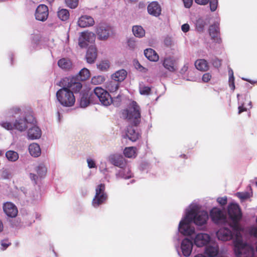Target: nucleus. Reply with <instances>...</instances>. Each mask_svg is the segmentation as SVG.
I'll list each match as a JSON object with an SVG mask.
<instances>
[{"label":"nucleus","mask_w":257,"mask_h":257,"mask_svg":"<svg viewBox=\"0 0 257 257\" xmlns=\"http://www.w3.org/2000/svg\"><path fill=\"white\" fill-rule=\"evenodd\" d=\"M97 67L101 71H106L109 67V63L107 60H103L97 64Z\"/></svg>","instance_id":"nucleus-44"},{"label":"nucleus","mask_w":257,"mask_h":257,"mask_svg":"<svg viewBox=\"0 0 257 257\" xmlns=\"http://www.w3.org/2000/svg\"><path fill=\"white\" fill-rule=\"evenodd\" d=\"M61 119V115H60V113L59 112H57V119H58V121H59V122H60Z\"/></svg>","instance_id":"nucleus-62"},{"label":"nucleus","mask_w":257,"mask_h":257,"mask_svg":"<svg viewBox=\"0 0 257 257\" xmlns=\"http://www.w3.org/2000/svg\"><path fill=\"white\" fill-rule=\"evenodd\" d=\"M0 125L7 131L15 130L14 123L5 120L0 121Z\"/></svg>","instance_id":"nucleus-40"},{"label":"nucleus","mask_w":257,"mask_h":257,"mask_svg":"<svg viewBox=\"0 0 257 257\" xmlns=\"http://www.w3.org/2000/svg\"><path fill=\"white\" fill-rule=\"evenodd\" d=\"M58 18L62 21H65L67 20L70 16L69 11L65 9H59L57 12Z\"/></svg>","instance_id":"nucleus-37"},{"label":"nucleus","mask_w":257,"mask_h":257,"mask_svg":"<svg viewBox=\"0 0 257 257\" xmlns=\"http://www.w3.org/2000/svg\"><path fill=\"white\" fill-rule=\"evenodd\" d=\"M108 161L112 165L119 168H123L126 165V162L123 157L119 154H112L109 156Z\"/></svg>","instance_id":"nucleus-18"},{"label":"nucleus","mask_w":257,"mask_h":257,"mask_svg":"<svg viewBox=\"0 0 257 257\" xmlns=\"http://www.w3.org/2000/svg\"><path fill=\"white\" fill-rule=\"evenodd\" d=\"M229 74V86L230 88L234 90L235 89V85H234V78L233 76V72L231 69H229L228 70Z\"/></svg>","instance_id":"nucleus-46"},{"label":"nucleus","mask_w":257,"mask_h":257,"mask_svg":"<svg viewBox=\"0 0 257 257\" xmlns=\"http://www.w3.org/2000/svg\"><path fill=\"white\" fill-rule=\"evenodd\" d=\"M28 150L30 154L33 157H38L41 154L40 147L37 143L31 144L29 146Z\"/></svg>","instance_id":"nucleus-27"},{"label":"nucleus","mask_w":257,"mask_h":257,"mask_svg":"<svg viewBox=\"0 0 257 257\" xmlns=\"http://www.w3.org/2000/svg\"><path fill=\"white\" fill-rule=\"evenodd\" d=\"M209 34L212 40L216 43H220L221 40L219 36V27L216 24L211 26L209 29Z\"/></svg>","instance_id":"nucleus-25"},{"label":"nucleus","mask_w":257,"mask_h":257,"mask_svg":"<svg viewBox=\"0 0 257 257\" xmlns=\"http://www.w3.org/2000/svg\"><path fill=\"white\" fill-rule=\"evenodd\" d=\"M95 39V34L89 31H84L79 34L78 45L81 48L86 47L89 43H92Z\"/></svg>","instance_id":"nucleus-10"},{"label":"nucleus","mask_w":257,"mask_h":257,"mask_svg":"<svg viewBox=\"0 0 257 257\" xmlns=\"http://www.w3.org/2000/svg\"><path fill=\"white\" fill-rule=\"evenodd\" d=\"M96 33L99 40H106L111 33V28L106 24H99L96 27Z\"/></svg>","instance_id":"nucleus-11"},{"label":"nucleus","mask_w":257,"mask_h":257,"mask_svg":"<svg viewBox=\"0 0 257 257\" xmlns=\"http://www.w3.org/2000/svg\"><path fill=\"white\" fill-rule=\"evenodd\" d=\"M127 46L130 49L134 50L137 48L136 42L133 39H130L127 41Z\"/></svg>","instance_id":"nucleus-48"},{"label":"nucleus","mask_w":257,"mask_h":257,"mask_svg":"<svg viewBox=\"0 0 257 257\" xmlns=\"http://www.w3.org/2000/svg\"><path fill=\"white\" fill-rule=\"evenodd\" d=\"M122 116L135 126L141 121L140 107L136 101L131 102L122 112Z\"/></svg>","instance_id":"nucleus-3"},{"label":"nucleus","mask_w":257,"mask_h":257,"mask_svg":"<svg viewBox=\"0 0 257 257\" xmlns=\"http://www.w3.org/2000/svg\"><path fill=\"white\" fill-rule=\"evenodd\" d=\"M11 244V242L8 239H4L1 241V249L4 250Z\"/></svg>","instance_id":"nucleus-49"},{"label":"nucleus","mask_w":257,"mask_h":257,"mask_svg":"<svg viewBox=\"0 0 257 257\" xmlns=\"http://www.w3.org/2000/svg\"><path fill=\"white\" fill-rule=\"evenodd\" d=\"M148 12L150 15L158 17L161 14V8L158 3L153 2L148 5Z\"/></svg>","instance_id":"nucleus-24"},{"label":"nucleus","mask_w":257,"mask_h":257,"mask_svg":"<svg viewBox=\"0 0 257 257\" xmlns=\"http://www.w3.org/2000/svg\"><path fill=\"white\" fill-rule=\"evenodd\" d=\"M126 75V71L124 69H120L116 71L111 75V79L119 83L125 79Z\"/></svg>","instance_id":"nucleus-28"},{"label":"nucleus","mask_w":257,"mask_h":257,"mask_svg":"<svg viewBox=\"0 0 257 257\" xmlns=\"http://www.w3.org/2000/svg\"><path fill=\"white\" fill-rule=\"evenodd\" d=\"M105 77L102 75H98L93 77L91 78V83L94 85H98L103 83L105 81Z\"/></svg>","instance_id":"nucleus-43"},{"label":"nucleus","mask_w":257,"mask_h":257,"mask_svg":"<svg viewBox=\"0 0 257 257\" xmlns=\"http://www.w3.org/2000/svg\"><path fill=\"white\" fill-rule=\"evenodd\" d=\"M124 156L128 158H134L137 156V148L134 147H126L123 150Z\"/></svg>","instance_id":"nucleus-31"},{"label":"nucleus","mask_w":257,"mask_h":257,"mask_svg":"<svg viewBox=\"0 0 257 257\" xmlns=\"http://www.w3.org/2000/svg\"><path fill=\"white\" fill-rule=\"evenodd\" d=\"M22 191L25 194L27 201H33L37 199L34 193L30 190L24 189Z\"/></svg>","instance_id":"nucleus-42"},{"label":"nucleus","mask_w":257,"mask_h":257,"mask_svg":"<svg viewBox=\"0 0 257 257\" xmlns=\"http://www.w3.org/2000/svg\"><path fill=\"white\" fill-rule=\"evenodd\" d=\"M35 171L37 174L31 173L30 174V178L32 180L36 183V181L39 177L41 178L46 175L47 170L45 163L41 162L35 167Z\"/></svg>","instance_id":"nucleus-13"},{"label":"nucleus","mask_w":257,"mask_h":257,"mask_svg":"<svg viewBox=\"0 0 257 257\" xmlns=\"http://www.w3.org/2000/svg\"><path fill=\"white\" fill-rule=\"evenodd\" d=\"M132 176L133 174L130 168L126 165L123 168H119L115 174V177L118 179L120 178L127 179L132 178Z\"/></svg>","instance_id":"nucleus-21"},{"label":"nucleus","mask_w":257,"mask_h":257,"mask_svg":"<svg viewBox=\"0 0 257 257\" xmlns=\"http://www.w3.org/2000/svg\"><path fill=\"white\" fill-rule=\"evenodd\" d=\"M189 25L187 24H183L181 27V29L184 32H187L189 30Z\"/></svg>","instance_id":"nucleus-61"},{"label":"nucleus","mask_w":257,"mask_h":257,"mask_svg":"<svg viewBox=\"0 0 257 257\" xmlns=\"http://www.w3.org/2000/svg\"><path fill=\"white\" fill-rule=\"evenodd\" d=\"M210 8L212 12L215 11L218 6V0H210Z\"/></svg>","instance_id":"nucleus-51"},{"label":"nucleus","mask_w":257,"mask_h":257,"mask_svg":"<svg viewBox=\"0 0 257 257\" xmlns=\"http://www.w3.org/2000/svg\"><path fill=\"white\" fill-rule=\"evenodd\" d=\"M195 233L190 236L193 241L194 244L198 247H205L213 240V238L208 233H198L193 235Z\"/></svg>","instance_id":"nucleus-8"},{"label":"nucleus","mask_w":257,"mask_h":257,"mask_svg":"<svg viewBox=\"0 0 257 257\" xmlns=\"http://www.w3.org/2000/svg\"><path fill=\"white\" fill-rule=\"evenodd\" d=\"M194 257H206V256L203 254H198L195 255Z\"/></svg>","instance_id":"nucleus-63"},{"label":"nucleus","mask_w":257,"mask_h":257,"mask_svg":"<svg viewBox=\"0 0 257 257\" xmlns=\"http://www.w3.org/2000/svg\"><path fill=\"white\" fill-rule=\"evenodd\" d=\"M58 65L62 69L68 70L71 68L72 63L67 58H62L58 61Z\"/></svg>","instance_id":"nucleus-34"},{"label":"nucleus","mask_w":257,"mask_h":257,"mask_svg":"<svg viewBox=\"0 0 257 257\" xmlns=\"http://www.w3.org/2000/svg\"><path fill=\"white\" fill-rule=\"evenodd\" d=\"M239 106H238V114H240L241 112L243 111H246V108L244 107V102H238Z\"/></svg>","instance_id":"nucleus-56"},{"label":"nucleus","mask_w":257,"mask_h":257,"mask_svg":"<svg viewBox=\"0 0 257 257\" xmlns=\"http://www.w3.org/2000/svg\"><path fill=\"white\" fill-rule=\"evenodd\" d=\"M151 88L149 86L140 84L139 87V91L141 94L148 95L151 91Z\"/></svg>","instance_id":"nucleus-45"},{"label":"nucleus","mask_w":257,"mask_h":257,"mask_svg":"<svg viewBox=\"0 0 257 257\" xmlns=\"http://www.w3.org/2000/svg\"><path fill=\"white\" fill-rule=\"evenodd\" d=\"M213 65L215 67H216V68H218L219 67V66H220L221 65V62L220 61L217 59V58H215L214 59H213L212 60V62Z\"/></svg>","instance_id":"nucleus-57"},{"label":"nucleus","mask_w":257,"mask_h":257,"mask_svg":"<svg viewBox=\"0 0 257 257\" xmlns=\"http://www.w3.org/2000/svg\"><path fill=\"white\" fill-rule=\"evenodd\" d=\"M105 189L104 184H100L96 187L95 194L92 201V205L94 208L98 207L106 201L107 195L105 192Z\"/></svg>","instance_id":"nucleus-7"},{"label":"nucleus","mask_w":257,"mask_h":257,"mask_svg":"<svg viewBox=\"0 0 257 257\" xmlns=\"http://www.w3.org/2000/svg\"><path fill=\"white\" fill-rule=\"evenodd\" d=\"M96 57L97 51L96 47L94 46L89 47L86 54L87 62L88 63H93L96 59Z\"/></svg>","instance_id":"nucleus-26"},{"label":"nucleus","mask_w":257,"mask_h":257,"mask_svg":"<svg viewBox=\"0 0 257 257\" xmlns=\"http://www.w3.org/2000/svg\"><path fill=\"white\" fill-rule=\"evenodd\" d=\"M90 100L89 99V95L88 93L83 94L80 100V106L81 107L85 108L89 105Z\"/></svg>","instance_id":"nucleus-38"},{"label":"nucleus","mask_w":257,"mask_h":257,"mask_svg":"<svg viewBox=\"0 0 257 257\" xmlns=\"http://www.w3.org/2000/svg\"><path fill=\"white\" fill-rule=\"evenodd\" d=\"M93 91L102 105L107 106L112 103V98L106 90L101 87H97L94 89Z\"/></svg>","instance_id":"nucleus-9"},{"label":"nucleus","mask_w":257,"mask_h":257,"mask_svg":"<svg viewBox=\"0 0 257 257\" xmlns=\"http://www.w3.org/2000/svg\"><path fill=\"white\" fill-rule=\"evenodd\" d=\"M21 109L18 106L13 107L11 108L9 110L10 113L12 114V115L17 114L19 113Z\"/></svg>","instance_id":"nucleus-54"},{"label":"nucleus","mask_w":257,"mask_h":257,"mask_svg":"<svg viewBox=\"0 0 257 257\" xmlns=\"http://www.w3.org/2000/svg\"><path fill=\"white\" fill-rule=\"evenodd\" d=\"M48 15V8L45 5H40L37 8L35 13V19L42 22H44L47 19Z\"/></svg>","instance_id":"nucleus-14"},{"label":"nucleus","mask_w":257,"mask_h":257,"mask_svg":"<svg viewBox=\"0 0 257 257\" xmlns=\"http://www.w3.org/2000/svg\"><path fill=\"white\" fill-rule=\"evenodd\" d=\"M210 216L212 222L217 225H226L231 222L230 216L227 217L226 214L217 207H213L210 211Z\"/></svg>","instance_id":"nucleus-5"},{"label":"nucleus","mask_w":257,"mask_h":257,"mask_svg":"<svg viewBox=\"0 0 257 257\" xmlns=\"http://www.w3.org/2000/svg\"><path fill=\"white\" fill-rule=\"evenodd\" d=\"M64 81L68 83L66 85L67 88H71L75 92L79 91L82 87L80 80L76 79V77L65 78Z\"/></svg>","instance_id":"nucleus-20"},{"label":"nucleus","mask_w":257,"mask_h":257,"mask_svg":"<svg viewBox=\"0 0 257 257\" xmlns=\"http://www.w3.org/2000/svg\"><path fill=\"white\" fill-rule=\"evenodd\" d=\"M195 66L197 69L201 71H205L209 69L208 63L205 59L197 60L195 62Z\"/></svg>","instance_id":"nucleus-30"},{"label":"nucleus","mask_w":257,"mask_h":257,"mask_svg":"<svg viewBox=\"0 0 257 257\" xmlns=\"http://www.w3.org/2000/svg\"><path fill=\"white\" fill-rule=\"evenodd\" d=\"M180 248L185 256H190L193 248L192 241L187 238H185L181 241Z\"/></svg>","instance_id":"nucleus-17"},{"label":"nucleus","mask_w":257,"mask_h":257,"mask_svg":"<svg viewBox=\"0 0 257 257\" xmlns=\"http://www.w3.org/2000/svg\"><path fill=\"white\" fill-rule=\"evenodd\" d=\"M36 123L35 119L32 115H26L23 117H19L14 121L15 130L20 132H23Z\"/></svg>","instance_id":"nucleus-6"},{"label":"nucleus","mask_w":257,"mask_h":257,"mask_svg":"<svg viewBox=\"0 0 257 257\" xmlns=\"http://www.w3.org/2000/svg\"><path fill=\"white\" fill-rule=\"evenodd\" d=\"M219 245L213 239L205 248V253L208 257H216L219 253Z\"/></svg>","instance_id":"nucleus-15"},{"label":"nucleus","mask_w":257,"mask_h":257,"mask_svg":"<svg viewBox=\"0 0 257 257\" xmlns=\"http://www.w3.org/2000/svg\"><path fill=\"white\" fill-rule=\"evenodd\" d=\"M162 65L165 69L170 72H174L178 69L177 60L173 57L167 56L162 60Z\"/></svg>","instance_id":"nucleus-12"},{"label":"nucleus","mask_w":257,"mask_h":257,"mask_svg":"<svg viewBox=\"0 0 257 257\" xmlns=\"http://www.w3.org/2000/svg\"><path fill=\"white\" fill-rule=\"evenodd\" d=\"M90 74L88 69L84 68L82 69L78 74L75 76L76 79L80 81H85L90 77Z\"/></svg>","instance_id":"nucleus-33"},{"label":"nucleus","mask_w":257,"mask_h":257,"mask_svg":"<svg viewBox=\"0 0 257 257\" xmlns=\"http://www.w3.org/2000/svg\"><path fill=\"white\" fill-rule=\"evenodd\" d=\"M250 191L237 192L235 195L239 198L241 201L243 202L250 198L252 196V192L251 188H249Z\"/></svg>","instance_id":"nucleus-35"},{"label":"nucleus","mask_w":257,"mask_h":257,"mask_svg":"<svg viewBox=\"0 0 257 257\" xmlns=\"http://www.w3.org/2000/svg\"><path fill=\"white\" fill-rule=\"evenodd\" d=\"M211 75L209 73H206L202 76V81L204 82H208L211 79Z\"/></svg>","instance_id":"nucleus-55"},{"label":"nucleus","mask_w":257,"mask_h":257,"mask_svg":"<svg viewBox=\"0 0 257 257\" xmlns=\"http://www.w3.org/2000/svg\"><path fill=\"white\" fill-rule=\"evenodd\" d=\"M78 25L81 28H85L93 26L94 21L92 17L84 15L81 16L77 22Z\"/></svg>","instance_id":"nucleus-23"},{"label":"nucleus","mask_w":257,"mask_h":257,"mask_svg":"<svg viewBox=\"0 0 257 257\" xmlns=\"http://www.w3.org/2000/svg\"><path fill=\"white\" fill-rule=\"evenodd\" d=\"M144 55L146 57L151 61L157 62L159 57L157 52L151 48L146 49L144 50Z\"/></svg>","instance_id":"nucleus-29"},{"label":"nucleus","mask_w":257,"mask_h":257,"mask_svg":"<svg viewBox=\"0 0 257 257\" xmlns=\"http://www.w3.org/2000/svg\"><path fill=\"white\" fill-rule=\"evenodd\" d=\"M6 157L9 161L14 162L19 159V155L17 152L9 150L6 153Z\"/></svg>","instance_id":"nucleus-36"},{"label":"nucleus","mask_w":257,"mask_h":257,"mask_svg":"<svg viewBox=\"0 0 257 257\" xmlns=\"http://www.w3.org/2000/svg\"><path fill=\"white\" fill-rule=\"evenodd\" d=\"M205 25V22L201 19H199L197 22V27L200 30H202Z\"/></svg>","instance_id":"nucleus-58"},{"label":"nucleus","mask_w":257,"mask_h":257,"mask_svg":"<svg viewBox=\"0 0 257 257\" xmlns=\"http://www.w3.org/2000/svg\"><path fill=\"white\" fill-rule=\"evenodd\" d=\"M125 135L132 142H136L141 136L138 129L136 127L132 126H129L127 127Z\"/></svg>","instance_id":"nucleus-22"},{"label":"nucleus","mask_w":257,"mask_h":257,"mask_svg":"<svg viewBox=\"0 0 257 257\" xmlns=\"http://www.w3.org/2000/svg\"><path fill=\"white\" fill-rule=\"evenodd\" d=\"M132 31L134 35L138 38H143L145 35V30L139 25H136L133 27Z\"/></svg>","instance_id":"nucleus-32"},{"label":"nucleus","mask_w":257,"mask_h":257,"mask_svg":"<svg viewBox=\"0 0 257 257\" xmlns=\"http://www.w3.org/2000/svg\"><path fill=\"white\" fill-rule=\"evenodd\" d=\"M78 0H65L66 5L71 9H75L78 5Z\"/></svg>","instance_id":"nucleus-47"},{"label":"nucleus","mask_w":257,"mask_h":257,"mask_svg":"<svg viewBox=\"0 0 257 257\" xmlns=\"http://www.w3.org/2000/svg\"><path fill=\"white\" fill-rule=\"evenodd\" d=\"M188 69V66L186 65H184L183 68L182 69V71H186Z\"/></svg>","instance_id":"nucleus-64"},{"label":"nucleus","mask_w":257,"mask_h":257,"mask_svg":"<svg viewBox=\"0 0 257 257\" xmlns=\"http://www.w3.org/2000/svg\"><path fill=\"white\" fill-rule=\"evenodd\" d=\"M3 210L7 216L12 218L15 217L18 213L17 206L11 202L4 203Z\"/></svg>","instance_id":"nucleus-19"},{"label":"nucleus","mask_w":257,"mask_h":257,"mask_svg":"<svg viewBox=\"0 0 257 257\" xmlns=\"http://www.w3.org/2000/svg\"><path fill=\"white\" fill-rule=\"evenodd\" d=\"M184 6L187 8H189L192 5L193 0H183Z\"/></svg>","instance_id":"nucleus-59"},{"label":"nucleus","mask_w":257,"mask_h":257,"mask_svg":"<svg viewBox=\"0 0 257 257\" xmlns=\"http://www.w3.org/2000/svg\"><path fill=\"white\" fill-rule=\"evenodd\" d=\"M88 167L89 169L96 168V165L95 161L91 158H87L86 160Z\"/></svg>","instance_id":"nucleus-50"},{"label":"nucleus","mask_w":257,"mask_h":257,"mask_svg":"<svg viewBox=\"0 0 257 257\" xmlns=\"http://www.w3.org/2000/svg\"><path fill=\"white\" fill-rule=\"evenodd\" d=\"M227 210L231 222L226 225H229L232 230L226 227L220 228L216 233L217 238L223 241L232 239L234 245V240L236 237V234H238L240 238L246 241L243 236L244 229L239 223L242 214L238 204L234 202L231 203L228 205Z\"/></svg>","instance_id":"nucleus-2"},{"label":"nucleus","mask_w":257,"mask_h":257,"mask_svg":"<svg viewBox=\"0 0 257 257\" xmlns=\"http://www.w3.org/2000/svg\"><path fill=\"white\" fill-rule=\"evenodd\" d=\"M27 132V137L28 140H35L39 139L42 136L41 128L35 123L31 125Z\"/></svg>","instance_id":"nucleus-16"},{"label":"nucleus","mask_w":257,"mask_h":257,"mask_svg":"<svg viewBox=\"0 0 257 257\" xmlns=\"http://www.w3.org/2000/svg\"><path fill=\"white\" fill-rule=\"evenodd\" d=\"M119 86L118 82L112 80L107 83L106 87L110 92H114L118 89Z\"/></svg>","instance_id":"nucleus-39"},{"label":"nucleus","mask_w":257,"mask_h":257,"mask_svg":"<svg viewBox=\"0 0 257 257\" xmlns=\"http://www.w3.org/2000/svg\"><path fill=\"white\" fill-rule=\"evenodd\" d=\"M209 2V0H195V2L200 5H205Z\"/></svg>","instance_id":"nucleus-60"},{"label":"nucleus","mask_w":257,"mask_h":257,"mask_svg":"<svg viewBox=\"0 0 257 257\" xmlns=\"http://www.w3.org/2000/svg\"><path fill=\"white\" fill-rule=\"evenodd\" d=\"M56 96L59 103L64 107H72L75 104V97L74 93L66 87L59 89L56 92Z\"/></svg>","instance_id":"nucleus-4"},{"label":"nucleus","mask_w":257,"mask_h":257,"mask_svg":"<svg viewBox=\"0 0 257 257\" xmlns=\"http://www.w3.org/2000/svg\"><path fill=\"white\" fill-rule=\"evenodd\" d=\"M41 39V36L40 35H33L32 36V44L33 47L36 49H39L40 48L39 46V42Z\"/></svg>","instance_id":"nucleus-41"},{"label":"nucleus","mask_w":257,"mask_h":257,"mask_svg":"<svg viewBox=\"0 0 257 257\" xmlns=\"http://www.w3.org/2000/svg\"><path fill=\"white\" fill-rule=\"evenodd\" d=\"M99 171L103 175H105L106 172L107 171L106 163L105 162L101 163V165L99 166Z\"/></svg>","instance_id":"nucleus-53"},{"label":"nucleus","mask_w":257,"mask_h":257,"mask_svg":"<svg viewBox=\"0 0 257 257\" xmlns=\"http://www.w3.org/2000/svg\"><path fill=\"white\" fill-rule=\"evenodd\" d=\"M201 206L198 202L194 201L187 207L185 215L178 225L179 232L185 236H191L195 233V227L191 223L193 222L198 226H203L207 223L208 214L207 211L201 209Z\"/></svg>","instance_id":"nucleus-1"},{"label":"nucleus","mask_w":257,"mask_h":257,"mask_svg":"<svg viewBox=\"0 0 257 257\" xmlns=\"http://www.w3.org/2000/svg\"><path fill=\"white\" fill-rule=\"evenodd\" d=\"M217 202L221 206H224L226 204L227 202V197H219L217 199Z\"/></svg>","instance_id":"nucleus-52"}]
</instances>
